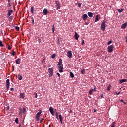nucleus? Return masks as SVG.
I'll return each instance as SVG.
<instances>
[{"label":"nucleus","mask_w":127,"mask_h":127,"mask_svg":"<svg viewBox=\"0 0 127 127\" xmlns=\"http://www.w3.org/2000/svg\"><path fill=\"white\" fill-rule=\"evenodd\" d=\"M106 28V22L105 21H102V23H101V30L102 31H104L105 30Z\"/></svg>","instance_id":"1"},{"label":"nucleus","mask_w":127,"mask_h":127,"mask_svg":"<svg viewBox=\"0 0 127 127\" xmlns=\"http://www.w3.org/2000/svg\"><path fill=\"white\" fill-rule=\"evenodd\" d=\"M114 46L110 45L107 47V51H108L109 53H111L114 50Z\"/></svg>","instance_id":"2"},{"label":"nucleus","mask_w":127,"mask_h":127,"mask_svg":"<svg viewBox=\"0 0 127 127\" xmlns=\"http://www.w3.org/2000/svg\"><path fill=\"white\" fill-rule=\"evenodd\" d=\"M48 72L50 74L49 77H51L53 75V69L50 68H48Z\"/></svg>","instance_id":"3"},{"label":"nucleus","mask_w":127,"mask_h":127,"mask_svg":"<svg viewBox=\"0 0 127 127\" xmlns=\"http://www.w3.org/2000/svg\"><path fill=\"white\" fill-rule=\"evenodd\" d=\"M10 86V80L7 79L6 81V87L7 90L9 89Z\"/></svg>","instance_id":"4"},{"label":"nucleus","mask_w":127,"mask_h":127,"mask_svg":"<svg viewBox=\"0 0 127 127\" xmlns=\"http://www.w3.org/2000/svg\"><path fill=\"white\" fill-rule=\"evenodd\" d=\"M56 10H58L59 9H60V8H61V6H60V4L59 3V2H58L57 1H56Z\"/></svg>","instance_id":"5"},{"label":"nucleus","mask_w":127,"mask_h":127,"mask_svg":"<svg viewBox=\"0 0 127 127\" xmlns=\"http://www.w3.org/2000/svg\"><path fill=\"white\" fill-rule=\"evenodd\" d=\"M58 68L59 69V72L61 73V72H63V68L62 64L61 65H58Z\"/></svg>","instance_id":"6"},{"label":"nucleus","mask_w":127,"mask_h":127,"mask_svg":"<svg viewBox=\"0 0 127 127\" xmlns=\"http://www.w3.org/2000/svg\"><path fill=\"white\" fill-rule=\"evenodd\" d=\"M67 56L69 58H71L72 56V54L71 51H69L67 52Z\"/></svg>","instance_id":"7"},{"label":"nucleus","mask_w":127,"mask_h":127,"mask_svg":"<svg viewBox=\"0 0 127 127\" xmlns=\"http://www.w3.org/2000/svg\"><path fill=\"white\" fill-rule=\"evenodd\" d=\"M49 111H50V113H51V114L53 116H54V109H53V108L52 107H50Z\"/></svg>","instance_id":"8"},{"label":"nucleus","mask_w":127,"mask_h":127,"mask_svg":"<svg viewBox=\"0 0 127 127\" xmlns=\"http://www.w3.org/2000/svg\"><path fill=\"white\" fill-rule=\"evenodd\" d=\"M88 18V16L87 14H84L83 16H82V19H83V20L85 21L86 20V19H87Z\"/></svg>","instance_id":"9"},{"label":"nucleus","mask_w":127,"mask_h":127,"mask_svg":"<svg viewBox=\"0 0 127 127\" xmlns=\"http://www.w3.org/2000/svg\"><path fill=\"white\" fill-rule=\"evenodd\" d=\"M127 26V23H124L122 25H121V28L123 29H125L126 28V27Z\"/></svg>","instance_id":"10"},{"label":"nucleus","mask_w":127,"mask_h":127,"mask_svg":"<svg viewBox=\"0 0 127 127\" xmlns=\"http://www.w3.org/2000/svg\"><path fill=\"white\" fill-rule=\"evenodd\" d=\"M126 81H127V79H121L119 81V83L122 84V83L125 82Z\"/></svg>","instance_id":"11"},{"label":"nucleus","mask_w":127,"mask_h":127,"mask_svg":"<svg viewBox=\"0 0 127 127\" xmlns=\"http://www.w3.org/2000/svg\"><path fill=\"white\" fill-rule=\"evenodd\" d=\"M43 13H44V14L45 15H47L48 14V10L46 9H44L43 10Z\"/></svg>","instance_id":"12"},{"label":"nucleus","mask_w":127,"mask_h":127,"mask_svg":"<svg viewBox=\"0 0 127 127\" xmlns=\"http://www.w3.org/2000/svg\"><path fill=\"white\" fill-rule=\"evenodd\" d=\"M21 60V59H20V58L17 59V60H16V64H20Z\"/></svg>","instance_id":"13"},{"label":"nucleus","mask_w":127,"mask_h":127,"mask_svg":"<svg viewBox=\"0 0 127 127\" xmlns=\"http://www.w3.org/2000/svg\"><path fill=\"white\" fill-rule=\"evenodd\" d=\"M74 37H75V38L76 39V40H78V39H79V35L77 33V32H75V34Z\"/></svg>","instance_id":"14"},{"label":"nucleus","mask_w":127,"mask_h":127,"mask_svg":"<svg viewBox=\"0 0 127 127\" xmlns=\"http://www.w3.org/2000/svg\"><path fill=\"white\" fill-rule=\"evenodd\" d=\"M62 60L61 59H60L59 62H58V64L57 65L58 66L62 65Z\"/></svg>","instance_id":"15"},{"label":"nucleus","mask_w":127,"mask_h":127,"mask_svg":"<svg viewBox=\"0 0 127 127\" xmlns=\"http://www.w3.org/2000/svg\"><path fill=\"white\" fill-rule=\"evenodd\" d=\"M24 95H25L24 93H21L20 94V98H22V99H24V98H25Z\"/></svg>","instance_id":"16"},{"label":"nucleus","mask_w":127,"mask_h":127,"mask_svg":"<svg viewBox=\"0 0 127 127\" xmlns=\"http://www.w3.org/2000/svg\"><path fill=\"white\" fill-rule=\"evenodd\" d=\"M12 12H13V10H9V11H8V16H11Z\"/></svg>","instance_id":"17"},{"label":"nucleus","mask_w":127,"mask_h":127,"mask_svg":"<svg viewBox=\"0 0 127 127\" xmlns=\"http://www.w3.org/2000/svg\"><path fill=\"white\" fill-rule=\"evenodd\" d=\"M87 15H88V16H89V17H93V13H92L91 12L87 13Z\"/></svg>","instance_id":"18"},{"label":"nucleus","mask_w":127,"mask_h":127,"mask_svg":"<svg viewBox=\"0 0 127 127\" xmlns=\"http://www.w3.org/2000/svg\"><path fill=\"white\" fill-rule=\"evenodd\" d=\"M124 11V9H117V12L120 13H121L122 12Z\"/></svg>","instance_id":"19"},{"label":"nucleus","mask_w":127,"mask_h":127,"mask_svg":"<svg viewBox=\"0 0 127 127\" xmlns=\"http://www.w3.org/2000/svg\"><path fill=\"white\" fill-rule=\"evenodd\" d=\"M41 113H42V111L41 110H40L39 112H38V113H37V114H36V116H38V117H40V114H41Z\"/></svg>","instance_id":"20"},{"label":"nucleus","mask_w":127,"mask_h":127,"mask_svg":"<svg viewBox=\"0 0 127 127\" xmlns=\"http://www.w3.org/2000/svg\"><path fill=\"white\" fill-rule=\"evenodd\" d=\"M111 85L109 84V85H108V87L106 88V90H107L108 91H110L111 89Z\"/></svg>","instance_id":"21"},{"label":"nucleus","mask_w":127,"mask_h":127,"mask_svg":"<svg viewBox=\"0 0 127 127\" xmlns=\"http://www.w3.org/2000/svg\"><path fill=\"white\" fill-rule=\"evenodd\" d=\"M110 126H111V127H115V122H113Z\"/></svg>","instance_id":"22"},{"label":"nucleus","mask_w":127,"mask_h":127,"mask_svg":"<svg viewBox=\"0 0 127 127\" xmlns=\"http://www.w3.org/2000/svg\"><path fill=\"white\" fill-rule=\"evenodd\" d=\"M98 21H99L98 16L96 15L95 16V22H97Z\"/></svg>","instance_id":"23"},{"label":"nucleus","mask_w":127,"mask_h":127,"mask_svg":"<svg viewBox=\"0 0 127 127\" xmlns=\"http://www.w3.org/2000/svg\"><path fill=\"white\" fill-rule=\"evenodd\" d=\"M18 78L19 80H21L22 79V76L20 75H18Z\"/></svg>","instance_id":"24"},{"label":"nucleus","mask_w":127,"mask_h":127,"mask_svg":"<svg viewBox=\"0 0 127 127\" xmlns=\"http://www.w3.org/2000/svg\"><path fill=\"white\" fill-rule=\"evenodd\" d=\"M22 112H23L24 114H25V113H26V109L25 108H23Z\"/></svg>","instance_id":"25"},{"label":"nucleus","mask_w":127,"mask_h":127,"mask_svg":"<svg viewBox=\"0 0 127 127\" xmlns=\"http://www.w3.org/2000/svg\"><path fill=\"white\" fill-rule=\"evenodd\" d=\"M70 76L72 77V78H73L74 77V75L73 74V73L72 72H70Z\"/></svg>","instance_id":"26"},{"label":"nucleus","mask_w":127,"mask_h":127,"mask_svg":"<svg viewBox=\"0 0 127 127\" xmlns=\"http://www.w3.org/2000/svg\"><path fill=\"white\" fill-rule=\"evenodd\" d=\"M36 120L37 121H39L40 120V116H36Z\"/></svg>","instance_id":"27"},{"label":"nucleus","mask_w":127,"mask_h":127,"mask_svg":"<svg viewBox=\"0 0 127 127\" xmlns=\"http://www.w3.org/2000/svg\"><path fill=\"white\" fill-rule=\"evenodd\" d=\"M93 92H94L93 91V89H90V90H89V94L92 95L93 93Z\"/></svg>","instance_id":"28"},{"label":"nucleus","mask_w":127,"mask_h":127,"mask_svg":"<svg viewBox=\"0 0 127 127\" xmlns=\"http://www.w3.org/2000/svg\"><path fill=\"white\" fill-rule=\"evenodd\" d=\"M31 12L33 14L34 13V7H32L31 8Z\"/></svg>","instance_id":"29"},{"label":"nucleus","mask_w":127,"mask_h":127,"mask_svg":"<svg viewBox=\"0 0 127 127\" xmlns=\"http://www.w3.org/2000/svg\"><path fill=\"white\" fill-rule=\"evenodd\" d=\"M19 115H20L22 113V109L21 107L19 108Z\"/></svg>","instance_id":"30"},{"label":"nucleus","mask_w":127,"mask_h":127,"mask_svg":"<svg viewBox=\"0 0 127 127\" xmlns=\"http://www.w3.org/2000/svg\"><path fill=\"white\" fill-rule=\"evenodd\" d=\"M55 56H56V54H53V55L51 56V58H52V59H54V58H55Z\"/></svg>","instance_id":"31"},{"label":"nucleus","mask_w":127,"mask_h":127,"mask_svg":"<svg viewBox=\"0 0 127 127\" xmlns=\"http://www.w3.org/2000/svg\"><path fill=\"white\" fill-rule=\"evenodd\" d=\"M85 73V69H83L82 70H81V74H84Z\"/></svg>","instance_id":"32"},{"label":"nucleus","mask_w":127,"mask_h":127,"mask_svg":"<svg viewBox=\"0 0 127 127\" xmlns=\"http://www.w3.org/2000/svg\"><path fill=\"white\" fill-rule=\"evenodd\" d=\"M15 29H16L17 31H19L20 30V28L19 27H15Z\"/></svg>","instance_id":"33"},{"label":"nucleus","mask_w":127,"mask_h":127,"mask_svg":"<svg viewBox=\"0 0 127 127\" xmlns=\"http://www.w3.org/2000/svg\"><path fill=\"white\" fill-rule=\"evenodd\" d=\"M54 31H55V26H54V25H53V26H52V31H53V33L54 32Z\"/></svg>","instance_id":"34"},{"label":"nucleus","mask_w":127,"mask_h":127,"mask_svg":"<svg viewBox=\"0 0 127 127\" xmlns=\"http://www.w3.org/2000/svg\"><path fill=\"white\" fill-rule=\"evenodd\" d=\"M31 19H32V24H33V25H34V24H35V22H34V20L33 17H32V18H31Z\"/></svg>","instance_id":"35"},{"label":"nucleus","mask_w":127,"mask_h":127,"mask_svg":"<svg viewBox=\"0 0 127 127\" xmlns=\"http://www.w3.org/2000/svg\"><path fill=\"white\" fill-rule=\"evenodd\" d=\"M0 46L1 47L4 46V45L2 44V42L0 40Z\"/></svg>","instance_id":"36"},{"label":"nucleus","mask_w":127,"mask_h":127,"mask_svg":"<svg viewBox=\"0 0 127 127\" xmlns=\"http://www.w3.org/2000/svg\"><path fill=\"white\" fill-rule=\"evenodd\" d=\"M15 52L14 50H12V53H11V54L12 55V56H14L15 55Z\"/></svg>","instance_id":"37"},{"label":"nucleus","mask_w":127,"mask_h":127,"mask_svg":"<svg viewBox=\"0 0 127 127\" xmlns=\"http://www.w3.org/2000/svg\"><path fill=\"white\" fill-rule=\"evenodd\" d=\"M112 40H110L108 42V43H107V45H109L112 43Z\"/></svg>","instance_id":"38"},{"label":"nucleus","mask_w":127,"mask_h":127,"mask_svg":"<svg viewBox=\"0 0 127 127\" xmlns=\"http://www.w3.org/2000/svg\"><path fill=\"white\" fill-rule=\"evenodd\" d=\"M59 117L60 120H62V115L61 114L59 115Z\"/></svg>","instance_id":"39"},{"label":"nucleus","mask_w":127,"mask_h":127,"mask_svg":"<svg viewBox=\"0 0 127 127\" xmlns=\"http://www.w3.org/2000/svg\"><path fill=\"white\" fill-rule=\"evenodd\" d=\"M15 122L16 124L18 123V118H16L15 120Z\"/></svg>","instance_id":"40"},{"label":"nucleus","mask_w":127,"mask_h":127,"mask_svg":"<svg viewBox=\"0 0 127 127\" xmlns=\"http://www.w3.org/2000/svg\"><path fill=\"white\" fill-rule=\"evenodd\" d=\"M97 90V88L96 86H94V88L92 89L93 91H96Z\"/></svg>","instance_id":"41"},{"label":"nucleus","mask_w":127,"mask_h":127,"mask_svg":"<svg viewBox=\"0 0 127 127\" xmlns=\"http://www.w3.org/2000/svg\"><path fill=\"white\" fill-rule=\"evenodd\" d=\"M8 50H11V48L9 45H8Z\"/></svg>","instance_id":"42"},{"label":"nucleus","mask_w":127,"mask_h":127,"mask_svg":"<svg viewBox=\"0 0 127 127\" xmlns=\"http://www.w3.org/2000/svg\"><path fill=\"white\" fill-rule=\"evenodd\" d=\"M84 40L82 39V43H81V45H84Z\"/></svg>","instance_id":"43"},{"label":"nucleus","mask_w":127,"mask_h":127,"mask_svg":"<svg viewBox=\"0 0 127 127\" xmlns=\"http://www.w3.org/2000/svg\"><path fill=\"white\" fill-rule=\"evenodd\" d=\"M38 42H39V43H40L41 42V40L40 39H39L38 40Z\"/></svg>","instance_id":"44"},{"label":"nucleus","mask_w":127,"mask_h":127,"mask_svg":"<svg viewBox=\"0 0 127 127\" xmlns=\"http://www.w3.org/2000/svg\"><path fill=\"white\" fill-rule=\"evenodd\" d=\"M81 6V3H79V4H78V7H79V8H80Z\"/></svg>","instance_id":"45"},{"label":"nucleus","mask_w":127,"mask_h":127,"mask_svg":"<svg viewBox=\"0 0 127 127\" xmlns=\"http://www.w3.org/2000/svg\"><path fill=\"white\" fill-rule=\"evenodd\" d=\"M9 108H10L9 106H7V107H6V110H9Z\"/></svg>","instance_id":"46"},{"label":"nucleus","mask_w":127,"mask_h":127,"mask_svg":"<svg viewBox=\"0 0 127 127\" xmlns=\"http://www.w3.org/2000/svg\"><path fill=\"white\" fill-rule=\"evenodd\" d=\"M10 90H11V91H13L14 90V89L13 88H11L10 89Z\"/></svg>","instance_id":"47"},{"label":"nucleus","mask_w":127,"mask_h":127,"mask_svg":"<svg viewBox=\"0 0 127 127\" xmlns=\"http://www.w3.org/2000/svg\"><path fill=\"white\" fill-rule=\"evenodd\" d=\"M35 98H37V97H38L37 94L36 93H35Z\"/></svg>","instance_id":"48"},{"label":"nucleus","mask_w":127,"mask_h":127,"mask_svg":"<svg viewBox=\"0 0 127 127\" xmlns=\"http://www.w3.org/2000/svg\"><path fill=\"white\" fill-rule=\"evenodd\" d=\"M43 120H44V118H42L41 121H40V123H41L43 122Z\"/></svg>","instance_id":"49"},{"label":"nucleus","mask_w":127,"mask_h":127,"mask_svg":"<svg viewBox=\"0 0 127 127\" xmlns=\"http://www.w3.org/2000/svg\"><path fill=\"white\" fill-rule=\"evenodd\" d=\"M56 118L58 120L59 119V118H58V114L56 113Z\"/></svg>","instance_id":"50"},{"label":"nucleus","mask_w":127,"mask_h":127,"mask_svg":"<svg viewBox=\"0 0 127 127\" xmlns=\"http://www.w3.org/2000/svg\"><path fill=\"white\" fill-rule=\"evenodd\" d=\"M57 75L60 77V74L59 73H57Z\"/></svg>","instance_id":"51"},{"label":"nucleus","mask_w":127,"mask_h":127,"mask_svg":"<svg viewBox=\"0 0 127 127\" xmlns=\"http://www.w3.org/2000/svg\"><path fill=\"white\" fill-rule=\"evenodd\" d=\"M125 39H126V42H127V37H125Z\"/></svg>","instance_id":"52"},{"label":"nucleus","mask_w":127,"mask_h":127,"mask_svg":"<svg viewBox=\"0 0 127 127\" xmlns=\"http://www.w3.org/2000/svg\"><path fill=\"white\" fill-rule=\"evenodd\" d=\"M120 93V92H118V93L116 92V94L117 95H119Z\"/></svg>","instance_id":"53"},{"label":"nucleus","mask_w":127,"mask_h":127,"mask_svg":"<svg viewBox=\"0 0 127 127\" xmlns=\"http://www.w3.org/2000/svg\"><path fill=\"white\" fill-rule=\"evenodd\" d=\"M60 120V122H61V124H63L62 119V120Z\"/></svg>","instance_id":"54"},{"label":"nucleus","mask_w":127,"mask_h":127,"mask_svg":"<svg viewBox=\"0 0 127 127\" xmlns=\"http://www.w3.org/2000/svg\"><path fill=\"white\" fill-rule=\"evenodd\" d=\"M104 98V97H103V94H102V95H101V98Z\"/></svg>","instance_id":"55"},{"label":"nucleus","mask_w":127,"mask_h":127,"mask_svg":"<svg viewBox=\"0 0 127 127\" xmlns=\"http://www.w3.org/2000/svg\"><path fill=\"white\" fill-rule=\"evenodd\" d=\"M120 101H121L122 102H124V101L122 99L120 100Z\"/></svg>","instance_id":"56"},{"label":"nucleus","mask_w":127,"mask_h":127,"mask_svg":"<svg viewBox=\"0 0 127 127\" xmlns=\"http://www.w3.org/2000/svg\"><path fill=\"white\" fill-rule=\"evenodd\" d=\"M21 124H20L19 125V127H21Z\"/></svg>","instance_id":"57"},{"label":"nucleus","mask_w":127,"mask_h":127,"mask_svg":"<svg viewBox=\"0 0 127 127\" xmlns=\"http://www.w3.org/2000/svg\"><path fill=\"white\" fill-rule=\"evenodd\" d=\"M88 25V23L86 22L85 23V25Z\"/></svg>","instance_id":"58"},{"label":"nucleus","mask_w":127,"mask_h":127,"mask_svg":"<svg viewBox=\"0 0 127 127\" xmlns=\"http://www.w3.org/2000/svg\"><path fill=\"white\" fill-rule=\"evenodd\" d=\"M94 112H96V110L95 109L94 110Z\"/></svg>","instance_id":"59"},{"label":"nucleus","mask_w":127,"mask_h":127,"mask_svg":"<svg viewBox=\"0 0 127 127\" xmlns=\"http://www.w3.org/2000/svg\"><path fill=\"white\" fill-rule=\"evenodd\" d=\"M11 6L10 3L9 4V7H10Z\"/></svg>","instance_id":"60"},{"label":"nucleus","mask_w":127,"mask_h":127,"mask_svg":"<svg viewBox=\"0 0 127 127\" xmlns=\"http://www.w3.org/2000/svg\"><path fill=\"white\" fill-rule=\"evenodd\" d=\"M8 2H9L10 0H7Z\"/></svg>","instance_id":"61"},{"label":"nucleus","mask_w":127,"mask_h":127,"mask_svg":"<svg viewBox=\"0 0 127 127\" xmlns=\"http://www.w3.org/2000/svg\"><path fill=\"white\" fill-rule=\"evenodd\" d=\"M70 113H72V111L71 110H70Z\"/></svg>","instance_id":"62"},{"label":"nucleus","mask_w":127,"mask_h":127,"mask_svg":"<svg viewBox=\"0 0 127 127\" xmlns=\"http://www.w3.org/2000/svg\"><path fill=\"white\" fill-rule=\"evenodd\" d=\"M124 104H126V102H123Z\"/></svg>","instance_id":"63"},{"label":"nucleus","mask_w":127,"mask_h":127,"mask_svg":"<svg viewBox=\"0 0 127 127\" xmlns=\"http://www.w3.org/2000/svg\"><path fill=\"white\" fill-rule=\"evenodd\" d=\"M49 127H51V125H49Z\"/></svg>","instance_id":"64"}]
</instances>
